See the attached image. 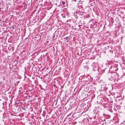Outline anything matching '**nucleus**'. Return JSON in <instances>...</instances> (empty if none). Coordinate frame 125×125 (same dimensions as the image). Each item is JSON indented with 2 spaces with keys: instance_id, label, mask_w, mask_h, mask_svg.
Returning a JSON list of instances; mask_svg holds the SVG:
<instances>
[{
  "instance_id": "20e7f679",
  "label": "nucleus",
  "mask_w": 125,
  "mask_h": 125,
  "mask_svg": "<svg viewBox=\"0 0 125 125\" xmlns=\"http://www.w3.org/2000/svg\"><path fill=\"white\" fill-rule=\"evenodd\" d=\"M72 1L73 2L74 1L75 2H76L77 1L79 2V0H72Z\"/></svg>"
},
{
  "instance_id": "f257e3e1",
  "label": "nucleus",
  "mask_w": 125,
  "mask_h": 125,
  "mask_svg": "<svg viewBox=\"0 0 125 125\" xmlns=\"http://www.w3.org/2000/svg\"><path fill=\"white\" fill-rule=\"evenodd\" d=\"M117 74V73L115 72H109L107 74L106 76L109 80L112 81L114 79V77H115L114 76Z\"/></svg>"
},
{
  "instance_id": "39448f33",
  "label": "nucleus",
  "mask_w": 125,
  "mask_h": 125,
  "mask_svg": "<svg viewBox=\"0 0 125 125\" xmlns=\"http://www.w3.org/2000/svg\"><path fill=\"white\" fill-rule=\"evenodd\" d=\"M8 98L7 97H5V100L6 101H7L8 100Z\"/></svg>"
},
{
  "instance_id": "7ed1b4c3",
  "label": "nucleus",
  "mask_w": 125,
  "mask_h": 125,
  "mask_svg": "<svg viewBox=\"0 0 125 125\" xmlns=\"http://www.w3.org/2000/svg\"><path fill=\"white\" fill-rule=\"evenodd\" d=\"M55 37V35L54 34H53V35L52 38V41H54L55 40L54 38Z\"/></svg>"
},
{
  "instance_id": "4468645a",
  "label": "nucleus",
  "mask_w": 125,
  "mask_h": 125,
  "mask_svg": "<svg viewBox=\"0 0 125 125\" xmlns=\"http://www.w3.org/2000/svg\"><path fill=\"white\" fill-rule=\"evenodd\" d=\"M54 85V86H55V85Z\"/></svg>"
},
{
  "instance_id": "f03ea898",
  "label": "nucleus",
  "mask_w": 125,
  "mask_h": 125,
  "mask_svg": "<svg viewBox=\"0 0 125 125\" xmlns=\"http://www.w3.org/2000/svg\"><path fill=\"white\" fill-rule=\"evenodd\" d=\"M64 41L65 42H67L68 40V36H65L64 37Z\"/></svg>"
},
{
  "instance_id": "f8f14e48",
  "label": "nucleus",
  "mask_w": 125,
  "mask_h": 125,
  "mask_svg": "<svg viewBox=\"0 0 125 125\" xmlns=\"http://www.w3.org/2000/svg\"><path fill=\"white\" fill-rule=\"evenodd\" d=\"M65 35V34H64V35ZM63 36H64V34H63Z\"/></svg>"
},
{
  "instance_id": "ddd939ff",
  "label": "nucleus",
  "mask_w": 125,
  "mask_h": 125,
  "mask_svg": "<svg viewBox=\"0 0 125 125\" xmlns=\"http://www.w3.org/2000/svg\"><path fill=\"white\" fill-rule=\"evenodd\" d=\"M63 15H64V14H63ZM63 17H65V16H64V17H63Z\"/></svg>"
},
{
  "instance_id": "9d476101",
  "label": "nucleus",
  "mask_w": 125,
  "mask_h": 125,
  "mask_svg": "<svg viewBox=\"0 0 125 125\" xmlns=\"http://www.w3.org/2000/svg\"><path fill=\"white\" fill-rule=\"evenodd\" d=\"M66 34H67V32L66 31L65 32Z\"/></svg>"
},
{
  "instance_id": "0eeeda50",
  "label": "nucleus",
  "mask_w": 125,
  "mask_h": 125,
  "mask_svg": "<svg viewBox=\"0 0 125 125\" xmlns=\"http://www.w3.org/2000/svg\"><path fill=\"white\" fill-rule=\"evenodd\" d=\"M63 101H65V98H63Z\"/></svg>"
},
{
  "instance_id": "6e6552de",
  "label": "nucleus",
  "mask_w": 125,
  "mask_h": 125,
  "mask_svg": "<svg viewBox=\"0 0 125 125\" xmlns=\"http://www.w3.org/2000/svg\"><path fill=\"white\" fill-rule=\"evenodd\" d=\"M63 110H64V111H65V108L63 109Z\"/></svg>"
},
{
  "instance_id": "1a4fd4ad",
  "label": "nucleus",
  "mask_w": 125,
  "mask_h": 125,
  "mask_svg": "<svg viewBox=\"0 0 125 125\" xmlns=\"http://www.w3.org/2000/svg\"><path fill=\"white\" fill-rule=\"evenodd\" d=\"M84 75H83V76H81L82 77H83V76H84Z\"/></svg>"
},
{
  "instance_id": "423d86ee",
  "label": "nucleus",
  "mask_w": 125,
  "mask_h": 125,
  "mask_svg": "<svg viewBox=\"0 0 125 125\" xmlns=\"http://www.w3.org/2000/svg\"><path fill=\"white\" fill-rule=\"evenodd\" d=\"M65 4V2L64 1H63V6H64V5Z\"/></svg>"
},
{
  "instance_id": "9b49d317",
  "label": "nucleus",
  "mask_w": 125,
  "mask_h": 125,
  "mask_svg": "<svg viewBox=\"0 0 125 125\" xmlns=\"http://www.w3.org/2000/svg\"><path fill=\"white\" fill-rule=\"evenodd\" d=\"M5 103H6V104L7 103V102H6V101H5Z\"/></svg>"
},
{
  "instance_id": "2eb2a0df",
  "label": "nucleus",
  "mask_w": 125,
  "mask_h": 125,
  "mask_svg": "<svg viewBox=\"0 0 125 125\" xmlns=\"http://www.w3.org/2000/svg\"><path fill=\"white\" fill-rule=\"evenodd\" d=\"M65 113V112H64L63 113V114L64 113V114H65V113Z\"/></svg>"
}]
</instances>
